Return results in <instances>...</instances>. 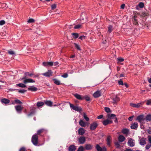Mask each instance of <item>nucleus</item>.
I'll return each instance as SVG.
<instances>
[{"label":"nucleus","instance_id":"nucleus-1","mask_svg":"<svg viewBox=\"0 0 151 151\" xmlns=\"http://www.w3.org/2000/svg\"><path fill=\"white\" fill-rule=\"evenodd\" d=\"M21 79H24L23 82L24 84H26L27 83L35 82V81L34 80L31 78H27L25 76L24 77Z\"/></svg>","mask_w":151,"mask_h":151},{"label":"nucleus","instance_id":"nucleus-2","mask_svg":"<svg viewBox=\"0 0 151 151\" xmlns=\"http://www.w3.org/2000/svg\"><path fill=\"white\" fill-rule=\"evenodd\" d=\"M70 106L72 109L76 111L80 112L82 111V109L80 107L77 106H75L73 105L70 103Z\"/></svg>","mask_w":151,"mask_h":151},{"label":"nucleus","instance_id":"nucleus-3","mask_svg":"<svg viewBox=\"0 0 151 151\" xmlns=\"http://www.w3.org/2000/svg\"><path fill=\"white\" fill-rule=\"evenodd\" d=\"M32 141L34 145H37L38 142V136L37 134H34L32 136Z\"/></svg>","mask_w":151,"mask_h":151},{"label":"nucleus","instance_id":"nucleus-4","mask_svg":"<svg viewBox=\"0 0 151 151\" xmlns=\"http://www.w3.org/2000/svg\"><path fill=\"white\" fill-rule=\"evenodd\" d=\"M96 148L97 151H106V149L105 147H101L99 145L97 144Z\"/></svg>","mask_w":151,"mask_h":151},{"label":"nucleus","instance_id":"nucleus-5","mask_svg":"<svg viewBox=\"0 0 151 151\" xmlns=\"http://www.w3.org/2000/svg\"><path fill=\"white\" fill-rule=\"evenodd\" d=\"M127 143L129 146L133 147L134 146L135 141L134 140L130 139L129 140Z\"/></svg>","mask_w":151,"mask_h":151},{"label":"nucleus","instance_id":"nucleus-6","mask_svg":"<svg viewBox=\"0 0 151 151\" xmlns=\"http://www.w3.org/2000/svg\"><path fill=\"white\" fill-rule=\"evenodd\" d=\"M97 126V123L96 122H94L91 124L90 129L91 130H94L96 129Z\"/></svg>","mask_w":151,"mask_h":151},{"label":"nucleus","instance_id":"nucleus-7","mask_svg":"<svg viewBox=\"0 0 151 151\" xmlns=\"http://www.w3.org/2000/svg\"><path fill=\"white\" fill-rule=\"evenodd\" d=\"M142 104L141 103H138L137 104H133L131 103L130 104V105L132 107L138 108L142 106Z\"/></svg>","mask_w":151,"mask_h":151},{"label":"nucleus","instance_id":"nucleus-8","mask_svg":"<svg viewBox=\"0 0 151 151\" xmlns=\"http://www.w3.org/2000/svg\"><path fill=\"white\" fill-rule=\"evenodd\" d=\"M112 122L111 120H110L108 118L107 119L103 121L102 123L104 125H106L112 123Z\"/></svg>","mask_w":151,"mask_h":151},{"label":"nucleus","instance_id":"nucleus-9","mask_svg":"<svg viewBox=\"0 0 151 151\" xmlns=\"http://www.w3.org/2000/svg\"><path fill=\"white\" fill-rule=\"evenodd\" d=\"M42 65L45 66H52L53 65V63L52 62H43Z\"/></svg>","mask_w":151,"mask_h":151},{"label":"nucleus","instance_id":"nucleus-10","mask_svg":"<svg viewBox=\"0 0 151 151\" xmlns=\"http://www.w3.org/2000/svg\"><path fill=\"white\" fill-rule=\"evenodd\" d=\"M52 73L51 70H49L47 72L43 73L42 74L46 77H50L52 76Z\"/></svg>","mask_w":151,"mask_h":151},{"label":"nucleus","instance_id":"nucleus-11","mask_svg":"<svg viewBox=\"0 0 151 151\" xmlns=\"http://www.w3.org/2000/svg\"><path fill=\"white\" fill-rule=\"evenodd\" d=\"M138 127V123L137 122H134L132 123L131 126V128L132 129H136Z\"/></svg>","mask_w":151,"mask_h":151},{"label":"nucleus","instance_id":"nucleus-12","mask_svg":"<svg viewBox=\"0 0 151 151\" xmlns=\"http://www.w3.org/2000/svg\"><path fill=\"white\" fill-rule=\"evenodd\" d=\"M112 100L113 101V103L115 104L119 101L120 98L117 96H115L112 98Z\"/></svg>","mask_w":151,"mask_h":151},{"label":"nucleus","instance_id":"nucleus-13","mask_svg":"<svg viewBox=\"0 0 151 151\" xmlns=\"http://www.w3.org/2000/svg\"><path fill=\"white\" fill-rule=\"evenodd\" d=\"M15 108L17 112L19 113H20L22 110V108L20 105L15 106Z\"/></svg>","mask_w":151,"mask_h":151},{"label":"nucleus","instance_id":"nucleus-14","mask_svg":"<svg viewBox=\"0 0 151 151\" xmlns=\"http://www.w3.org/2000/svg\"><path fill=\"white\" fill-rule=\"evenodd\" d=\"M136 120H137L138 122L141 123L142 121L144 120L143 115H141L138 116L137 117Z\"/></svg>","mask_w":151,"mask_h":151},{"label":"nucleus","instance_id":"nucleus-15","mask_svg":"<svg viewBox=\"0 0 151 151\" xmlns=\"http://www.w3.org/2000/svg\"><path fill=\"white\" fill-rule=\"evenodd\" d=\"M86 141L85 137H80L78 139V141L80 144H83Z\"/></svg>","mask_w":151,"mask_h":151},{"label":"nucleus","instance_id":"nucleus-16","mask_svg":"<svg viewBox=\"0 0 151 151\" xmlns=\"http://www.w3.org/2000/svg\"><path fill=\"white\" fill-rule=\"evenodd\" d=\"M1 101L2 104H4L5 105L9 103L10 102V101L9 99L5 98L2 99Z\"/></svg>","mask_w":151,"mask_h":151},{"label":"nucleus","instance_id":"nucleus-17","mask_svg":"<svg viewBox=\"0 0 151 151\" xmlns=\"http://www.w3.org/2000/svg\"><path fill=\"white\" fill-rule=\"evenodd\" d=\"M75 97L77 99L81 100H83V96L81 95L78 93H76L74 95Z\"/></svg>","mask_w":151,"mask_h":151},{"label":"nucleus","instance_id":"nucleus-18","mask_svg":"<svg viewBox=\"0 0 151 151\" xmlns=\"http://www.w3.org/2000/svg\"><path fill=\"white\" fill-rule=\"evenodd\" d=\"M28 89L32 91H36L38 89L34 86H32L28 88Z\"/></svg>","mask_w":151,"mask_h":151},{"label":"nucleus","instance_id":"nucleus-19","mask_svg":"<svg viewBox=\"0 0 151 151\" xmlns=\"http://www.w3.org/2000/svg\"><path fill=\"white\" fill-rule=\"evenodd\" d=\"M101 93L100 91H97L95 92L93 94V96L95 98H98L101 96Z\"/></svg>","mask_w":151,"mask_h":151},{"label":"nucleus","instance_id":"nucleus-20","mask_svg":"<svg viewBox=\"0 0 151 151\" xmlns=\"http://www.w3.org/2000/svg\"><path fill=\"white\" fill-rule=\"evenodd\" d=\"M146 139L142 138H141L140 140L139 141V144L140 145H143L145 144H146Z\"/></svg>","mask_w":151,"mask_h":151},{"label":"nucleus","instance_id":"nucleus-21","mask_svg":"<svg viewBox=\"0 0 151 151\" xmlns=\"http://www.w3.org/2000/svg\"><path fill=\"white\" fill-rule=\"evenodd\" d=\"M93 148V145L90 144H87L85 145V148L87 150H91Z\"/></svg>","mask_w":151,"mask_h":151},{"label":"nucleus","instance_id":"nucleus-22","mask_svg":"<svg viewBox=\"0 0 151 151\" xmlns=\"http://www.w3.org/2000/svg\"><path fill=\"white\" fill-rule=\"evenodd\" d=\"M106 141L107 145L109 146H110L111 142V138L110 136H109L107 137Z\"/></svg>","mask_w":151,"mask_h":151},{"label":"nucleus","instance_id":"nucleus-23","mask_svg":"<svg viewBox=\"0 0 151 151\" xmlns=\"http://www.w3.org/2000/svg\"><path fill=\"white\" fill-rule=\"evenodd\" d=\"M78 134L80 135H82L85 133V130L83 128H80L78 130Z\"/></svg>","mask_w":151,"mask_h":151},{"label":"nucleus","instance_id":"nucleus-24","mask_svg":"<svg viewBox=\"0 0 151 151\" xmlns=\"http://www.w3.org/2000/svg\"><path fill=\"white\" fill-rule=\"evenodd\" d=\"M86 123L84 122L83 120H81L79 122V125L82 127H85L86 126Z\"/></svg>","mask_w":151,"mask_h":151},{"label":"nucleus","instance_id":"nucleus-25","mask_svg":"<svg viewBox=\"0 0 151 151\" xmlns=\"http://www.w3.org/2000/svg\"><path fill=\"white\" fill-rule=\"evenodd\" d=\"M76 150V146L73 145H70L68 148L69 151H75Z\"/></svg>","mask_w":151,"mask_h":151},{"label":"nucleus","instance_id":"nucleus-26","mask_svg":"<svg viewBox=\"0 0 151 151\" xmlns=\"http://www.w3.org/2000/svg\"><path fill=\"white\" fill-rule=\"evenodd\" d=\"M118 139L119 142H122L125 140V138L123 136L120 135L119 136Z\"/></svg>","mask_w":151,"mask_h":151},{"label":"nucleus","instance_id":"nucleus-27","mask_svg":"<svg viewBox=\"0 0 151 151\" xmlns=\"http://www.w3.org/2000/svg\"><path fill=\"white\" fill-rule=\"evenodd\" d=\"M144 4L142 2H140L139 4H138L137 6L136 7V9H138V7H139V8H143L144 6Z\"/></svg>","mask_w":151,"mask_h":151},{"label":"nucleus","instance_id":"nucleus-28","mask_svg":"<svg viewBox=\"0 0 151 151\" xmlns=\"http://www.w3.org/2000/svg\"><path fill=\"white\" fill-rule=\"evenodd\" d=\"M45 103L47 106H51L52 104V102L50 101H45Z\"/></svg>","mask_w":151,"mask_h":151},{"label":"nucleus","instance_id":"nucleus-29","mask_svg":"<svg viewBox=\"0 0 151 151\" xmlns=\"http://www.w3.org/2000/svg\"><path fill=\"white\" fill-rule=\"evenodd\" d=\"M129 132V130L127 129H124L122 130V133L123 134H128Z\"/></svg>","mask_w":151,"mask_h":151},{"label":"nucleus","instance_id":"nucleus-30","mask_svg":"<svg viewBox=\"0 0 151 151\" xmlns=\"http://www.w3.org/2000/svg\"><path fill=\"white\" fill-rule=\"evenodd\" d=\"M44 103L43 102L39 101L37 103L36 105L37 107L42 106L44 105Z\"/></svg>","mask_w":151,"mask_h":151},{"label":"nucleus","instance_id":"nucleus-31","mask_svg":"<svg viewBox=\"0 0 151 151\" xmlns=\"http://www.w3.org/2000/svg\"><path fill=\"white\" fill-rule=\"evenodd\" d=\"M142 62L145 65H147L149 63L148 59L146 58H144L142 60Z\"/></svg>","mask_w":151,"mask_h":151},{"label":"nucleus","instance_id":"nucleus-32","mask_svg":"<svg viewBox=\"0 0 151 151\" xmlns=\"http://www.w3.org/2000/svg\"><path fill=\"white\" fill-rule=\"evenodd\" d=\"M108 118L110 120L115 118L116 117V115L114 114H111L108 115Z\"/></svg>","mask_w":151,"mask_h":151},{"label":"nucleus","instance_id":"nucleus-33","mask_svg":"<svg viewBox=\"0 0 151 151\" xmlns=\"http://www.w3.org/2000/svg\"><path fill=\"white\" fill-rule=\"evenodd\" d=\"M53 80L54 81V83L55 84L57 85H59L60 84V81L56 79H53Z\"/></svg>","mask_w":151,"mask_h":151},{"label":"nucleus","instance_id":"nucleus-34","mask_svg":"<svg viewBox=\"0 0 151 151\" xmlns=\"http://www.w3.org/2000/svg\"><path fill=\"white\" fill-rule=\"evenodd\" d=\"M113 29V27L111 25H109L108 27V33H110Z\"/></svg>","mask_w":151,"mask_h":151},{"label":"nucleus","instance_id":"nucleus-35","mask_svg":"<svg viewBox=\"0 0 151 151\" xmlns=\"http://www.w3.org/2000/svg\"><path fill=\"white\" fill-rule=\"evenodd\" d=\"M132 21L134 22V24L136 25L137 24V17L135 16H134L132 18Z\"/></svg>","mask_w":151,"mask_h":151},{"label":"nucleus","instance_id":"nucleus-36","mask_svg":"<svg viewBox=\"0 0 151 151\" xmlns=\"http://www.w3.org/2000/svg\"><path fill=\"white\" fill-rule=\"evenodd\" d=\"M16 86L22 88H25L26 87V85L22 83L17 84H16Z\"/></svg>","mask_w":151,"mask_h":151},{"label":"nucleus","instance_id":"nucleus-37","mask_svg":"<svg viewBox=\"0 0 151 151\" xmlns=\"http://www.w3.org/2000/svg\"><path fill=\"white\" fill-rule=\"evenodd\" d=\"M25 76H28L29 77H32L33 75L32 73H30L28 72H26L24 73Z\"/></svg>","mask_w":151,"mask_h":151},{"label":"nucleus","instance_id":"nucleus-38","mask_svg":"<svg viewBox=\"0 0 151 151\" xmlns=\"http://www.w3.org/2000/svg\"><path fill=\"white\" fill-rule=\"evenodd\" d=\"M46 130L44 129H40L37 131V134H40L41 133L43 132H44L45 131H46Z\"/></svg>","mask_w":151,"mask_h":151},{"label":"nucleus","instance_id":"nucleus-39","mask_svg":"<svg viewBox=\"0 0 151 151\" xmlns=\"http://www.w3.org/2000/svg\"><path fill=\"white\" fill-rule=\"evenodd\" d=\"M82 25L81 24H78L75 25L74 28L75 29H78L82 27Z\"/></svg>","mask_w":151,"mask_h":151},{"label":"nucleus","instance_id":"nucleus-40","mask_svg":"<svg viewBox=\"0 0 151 151\" xmlns=\"http://www.w3.org/2000/svg\"><path fill=\"white\" fill-rule=\"evenodd\" d=\"M83 99H85L86 101H89L90 100V97L87 95H86L85 96H83Z\"/></svg>","mask_w":151,"mask_h":151},{"label":"nucleus","instance_id":"nucleus-41","mask_svg":"<svg viewBox=\"0 0 151 151\" xmlns=\"http://www.w3.org/2000/svg\"><path fill=\"white\" fill-rule=\"evenodd\" d=\"M83 117L86 121H89V118L86 115L85 113H83Z\"/></svg>","mask_w":151,"mask_h":151},{"label":"nucleus","instance_id":"nucleus-42","mask_svg":"<svg viewBox=\"0 0 151 151\" xmlns=\"http://www.w3.org/2000/svg\"><path fill=\"white\" fill-rule=\"evenodd\" d=\"M72 35L73 36L74 38L76 39L79 37L78 34L77 33H73Z\"/></svg>","mask_w":151,"mask_h":151},{"label":"nucleus","instance_id":"nucleus-43","mask_svg":"<svg viewBox=\"0 0 151 151\" xmlns=\"http://www.w3.org/2000/svg\"><path fill=\"white\" fill-rule=\"evenodd\" d=\"M146 120L148 121L151 120V115H147L146 117Z\"/></svg>","mask_w":151,"mask_h":151},{"label":"nucleus","instance_id":"nucleus-44","mask_svg":"<svg viewBox=\"0 0 151 151\" xmlns=\"http://www.w3.org/2000/svg\"><path fill=\"white\" fill-rule=\"evenodd\" d=\"M74 45L76 47V48L77 49L79 50H81V49L80 47V46L79 45L77 44H76V43H74Z\"/></svg>","mask_w":151,"mask_h":151},{"label":"nucleus","instance_id":"nucleus-45","mask_svg":"<svg viewBox=\"0 0 151 151\" xmlns=\"http://www.w3.org/2000/svg\"><path fill=\"white\" fill-rule=\"evenodd\" d=\"M8 52L9 54L12 55H14L15 54L14 51L12 50H9L8 51Z\"/></svg>","mask_w":151,"mask_h":151},{"label":"nucleus","instance_id":"nucleus-46","mask_svg":"<svg viewBox=\"0 0 151 151\" xmlns=\"http://www.w3.org/2000/svg\"><path fill=\"white\" fill-rule=\"evenodd\" d=\"M104 109L105 111L107 113H109L110 112V109L109 108L106 107Z\"/></svg>","mask_w":151,"mask_h":151},{"label":"nucleus","instance_id":"nucleus-47","mask_svg":"<svg viewBox=\"0 0 151 151\" xmlns=\"http://www.w3.org/2000/svg\"><path fill=\"white\" fill-rule=\"evenodd\" d=\"M52 10H53L56 8V5L55 4H54L51 5Z\"/></svg>","mask_w":151,"mask_h":151},{"label":"nucleus","instance_id":"nucleus-48","mask_svg":"<svg viewBox=\"0 0 151 151\" xmlns=\"http://www.w3.org/2000/svg\"><path fill=\"white\" fill-rule=\"evenodd\" d=\"M14 102L17 104H21L22 102L18 99H16L14 100Z\"/></svg>","mask_w":151,"mask_h":151},{"label":"nucleus","instance_id":"nucleus-49","mask_svg":"<svg viewBox=\"0 0 151 151\" xmlns=\"http://www.w3.org/2000/svg\"><path fill=\"white\" fill-rule=\"evenodd\" d=\"M34 22L35 20L33 19H29L27 21V22L28 23H32L33 22Z\"/></svg>","mask_w":151,"mask_h":151},{"label":"nucleus","instance_id":"nucleus-50","mask_svg":"<svg viewBox=\"0 0 151 151\" xmlns=\"http://www.w3.org/2000/svg\"><path fill=\"white\" fill-rule=\"evenodd\" d=\"M86 37L85 36L83 35L80 37L79 38L81 40H83L85 39Z\"/></svg>","mask_w":151,"mask_h":151},{"label":"nucleus","instance_id":"nucleus-51","mask_svg":"<svg viewBox=\"0 0 151 151\" xmlns=\"http://www.w3.org/2000/svg\"><path fill=\"white\" fill-rule=\"evenodd\" d=\"M83 148L82 146L78 148L77 151H83Z\"/></svg>","mask_w":151,"mask_h":151},{"label":"nucleus","instance_id":"nucleus-52","mask_svg":"<svg viewBox=\"0 0 151 151\" xmlns=\"http://www.w3.org/2000/svg\"><path fill=\"white\" fill-rule=\"evenodd\" d=\"M68 74L67 73H65L61 76L64 78H66L68 77Z\"/></svg>","mask_w":151,"mask_h":151},{"label":"nucleus","instance_id":"nucleus-53","mask_svg":"<svg viewBox=\"0 0 151 151\" xmlns=\"http://www.w3.org/2000/svg\"><path fill=\"white\" fill-rule=\"evenodd\" d=\"M26 91V90H19V92L21 93H24Z\"/></svg>","mask_w":151,"mask_h":151},{"label":"nucleus","instance_id":"nucleus-54","mask_svg":"<svg viewBox=\"0 0 151 151\" xmlns=\"http://www.w3.org/2000/svg\"><path fill=\"white\" fill-rule=\"evenodd\" d=\"M118 83L119 85H123L124 83L123 81L122 80H119L118 81Z\"/></svg>","mask_w":151,"mask_h":151},{"label":"nucleus","instance_id":"nucleus-55","mask_svg":"<svg viewBox=\"0 0 151 151\" xmlns=\"http://www.w3.org/2000/svg\"><path fill=\"white\" fill-rule=\"evenodd\" d=\"M151 147V145H147L145 148L147 150L149 149Z\"/></svg>","mask_w":151,"mask_h":151},{"label":"nucleus","instance_id":"nucleus-56","mask_svg":"<svg viewBox=\"0 0 151 151\" xmlns=\"http://www.w3.org/2000/svg\"><path fill=\"white\" fill-rule=\"evenodd\" d=\"M5 23V22L4 20L0 21V25H3Z\"/></svg>","mask_w":151,"mask_h":151},{"label":"nucleus","instance_id":"nucleus-57","mask_svg":"<svg viewBox=\"0 0 151 151\" xmlns=\"http://www.w3.org/2000/svg\"><path fill=\"white\" fill-rule=\"evenodd\" d=\"M146 104L147 105H151V101L150 100H148L146 103Z\"/></svg>","mask_w":151,"mask_h":151},{"label":"nucleus","instance_id":"nucleus-58","mask_svg":"<svg viewBox=\"0 0 151 151\" xmlns=\"http://www.w3.org/2000/svg\"><path fill=\"white\" fill-rule=\"evenodd\" d=\"M117 60H118V61L120 62H122L124 60V59L122 58H119Z\"/></svg>","mask_w":151,"mask_h":151},{"label":"nucleus","instance_id":"nucleus-59","mask_svg":"<svg viewBox=\"0 0 151 151\" xmlns=\"http://www.w3.org/2000/svg\"><path fill=\"white\" fill-rule=\"evenodd\" d=\"M61 104H62V105H63V106L65 105V104L64 103H61L58 104L57 105H53V106H58L60 105H61Z\"/></svg>","mask_w":151,"mask_h":151},{"label":"nucleus","instance_id":"nucleus-60","mask_svg":"<svg viewBox=\"0 0 151 151\" xmlns=\"http://www.w3.org/2000/svg\"><path fill=\"white\" fill-rule=\"evenodd\" d=\"M103 117V115H101L97 116V118L99 119H102Z\"/></svg>","mask_w":151,"mask_h":151},{"label":"nucleus","instance_id":"nucleus-61","mask_svg":"<svg viewBox=\"0 0 151 151\" xmlns=\"http://www.w3.org/2000/svg\"><path fill=\"white\" fill-rule=\"evenodd\" d=\"M148 139L149 143L151 144V136H149L148 137Z\"/></svg>","mask_w":151,"mask_h":151},{"label":"nucleus","instance_id":"nucleus-62","mask_svg":"<svg viewBox=\"0 0 151 151\" xmlns=\"http://www.w3.org/2000/svg\"><path fill=\"white\" fill-rule=\"evenodd\" d=\"M115 145L117 148H119L120 146V145L118 142H116L115 143Z\"/></svg>","mask_w":151,"mask_h":151},{"label":"nucleus","instance_id":"nucleus-63","mask_svg":"<svg viewBox=\"0 0 151 151\" xmlns=\"http://www.w3.org/2000/svg\"><path fill=\"white\" fill-rule=\"evenodd\" d=\"M147 132L149 134H151V128L150 127L147 130Z\"/></svg>","mask_w":151,"mask_h":151},{"label":"nucleus","instance_id":"nucleus-64","mask_svg":"<svg viewBox=\"0 0 151 151\" xmlns=\"http://www.w3.org/2000/svg\"><path fill=\"white\" fill-rule=\"evenodd\" d=\"M25 149L24 147H22L19 150V151H25Z\"/></svg>","mask_w":151,"mask_h":151}]
</instances>
